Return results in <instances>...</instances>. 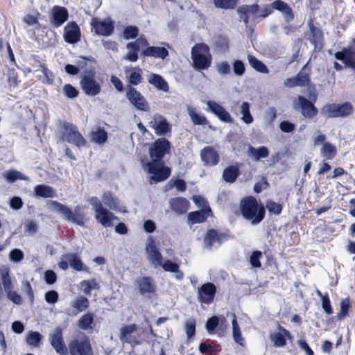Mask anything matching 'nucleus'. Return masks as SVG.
I'll list each match as a JSON object with an SVG mask.
<instances>
[{
	"label": "nucleus",
	"instance_id": "nucleus-53",
	"mask_svg": "<svg viewBox=\"0 0 355 355\" xmlns=\"http://www.w3.org/2000/svg\"><path fill=\"white\" fill-rule=\"evenodd\" d=\"M141 81V69L137 68V70L132 71L129 76V82L131 85H137Z\"/></svg>",
	"mask_w": 355,
	"mask_h": 355
},
{
	"label": "nucleus",
	"instance_id": "nucleus-29",
	"mask_svg": "<svg viewBox=\"0 0 355 355\" xmlns=\"http://www.w3.org/2000/svg\"><path fill=\"white\" fill-rule=\"evenodd\" d=\"M170 206L173 211L178 214H183L187 211L189 202L184 198H175L170 201Z\"/></svg>",
	"mask_w": 355,
	"mask_h": 355
},
{
	"label": "nucleus",
	"instance_id": "nucleus-41",
	"mask_svg": "<svg viewBox=\"0 0 355 355\" xmlns=\"http://www.w3.org/2000/svg\"><path fill=\"white\" fill-rule=\"evenodd\" d=\"M94 322V313H87L83 315L77 322L78 327L83 330H87L92 328Z\"/></svg>",
	"mask_w": 355,
	"mask_h": 355
},
{
	"label": "nucleus",
	"instance_id": "nucleus-30",
	"mask_svg": "<svg viewBox=\"0 0 355 355\" xmlns=\"http://www.w3.org/2000/svg\"><path fill=\"white\" fill-rule=\"evenodd\" d=\"M210 213H211V210L209 207L207 209L190 212L188 215V221L192 225L203 223L207 220Z\"/></svg>",
	"mask_w": 355,
	"mask_h": 355
},
{
	"label": "nucleus",
	"instance_id": "nucleus-52",
	"mask_svg": "<svg viewBox=\"0 0 355 355\" xmlns=\"http://www.w3.org/2000/svg\"><path fill=\"white\" fill-rule=\"evenodd\" d=\"M188 339L192 338L196 334V320L193 318L188 319L184 324Z\"/></svg>",
	"mask_w": 355,
	"mask_h": 355
},
{
	"label": "nucleus",
	"instance_id": "nucleus-19",
	"mask_svg": "<svg viewBox=\"0 0 355 355\" xmlns=\"http://www.w3.org/2000/svg\"><path fill=\"white\" fill-rule=\"evenodd\" d=\"M150 125L155 129V132L157 135H165L171 132V126L165 117L162 115H155L153 121L150 122Z\"/></svg>",
	"mask_w": 355,
	"mask_h": 355
},
{
	"label": "nucleus",
	"instance_id": "nucleus-42",
	"mask_svg": "<svg viewBox=\"0 0 355 355\" xmlns=\"http://www.w3.org/2000/svg\"><path fill=\"white\" fill-rule=\"evenodd\" d=\"M89 306V302L88 299L83 296H79L71 302V306L76 309L78 312L85 311Z\"/></svg>",
	"mask_w": 355,
	"mask_h": 355
},
{
	"label": "nucleus",
	"instance_id": "nucleus-31",
	"mask_svg": "<svg viewBox=\"0 0 355 355\" xmlns=\"http://www.w3.org/2000/svg\"><path fill=\"white\" fill-rule=\"evenodd\" d=\"M142 53L144 56L162 59H164L168 55L167 49L159 46H148Z\"/></svg>",
	"mask_w": 355,
	"mask_h": 355
},
{
	"label": "nucleus",
	"instance_id": "nucleus-47",
	"mask_svg": "<svg viewBox=\"0 0 355 355\" xmlns=\"http://www.w3.org/2000/svg\"><path fill=\"white\" fill-rule=\"evenodd\" d=\"M241 120L246 124L253 122V117L250 112V105L247 102H243L241 105Z\"/></svg>",
	"mask_w": 355,
	"mask_h": 355
},
{
	"label": "nucleus",
	"instance_id": "nucleus-10",
	"mask_svg": "<svg viewBox=\"0 0 355 355\" xmlns=\"http://www.w3.org/2000/svg\"><path fill=\"white\" fill-rule=\"evenodd\" d=\"M225 240H227L226 234L220 233L216 230L210 229L204 236L203 248L209 250L217 248Z\"/></svg>",
	"mask_w": 355,
	"mask_h": 355
},
{
	"label": "nucleus",
	"instance_id": "nucleus-50",
	"mask_svg": "<svg viewBox=\"0 0 355 355\" xmlns=\"http://www.w3.org/2000/svg\"><path fill=\"white\" fill-rule=\"evenodd\" d=\"M238 3V0H214V6L221 9H234Z\"/></svg>",
	"mask_w": 355,
	"mask_h": 355
},
{
	"label": "nucleus",
	"instance_id": "nucleus-18",
	"mask_svg": "<svg viewBox=\"0 0 355 355\" xmlns=\"http://www.w3.org/2000/svg\"><path fill=\"white\" fill-rule=\"evenodd\" d=\"M137 330V326L135 324L125 325L121 329L120 340L129 344L139 345L138 337L134 334Z\"/></svg>",
	"mask_w": 355,
	"mask_h": 355
},
{
	"label": "nucleus",
	"instance_id": "nucleus-4",
	"mask_svg": "<svg viewBox=\"0 0 355 355\" xmlns=\"http://www.w3.org/2000/svg\"><path fill=\"white\" fill-rule=\"evenodd\" d=\"M61 131L60 139L71 143L80 148L84 146L86 141L82 136L76 125L63 121L60 123Z\"/></svg>",
	"mask_w": 355,
	"mask_h": 355
},
{
	"label": "nucleus",
	"instance_id": "nucleus-15",
	"mask_svg": "<svg viewBox=\"0 0 355 355\" xmlns=\"http://www.w3.org/2000/svg\"><path fill=\"white\" fill-rule=\"evenodd\" d=\"M50 343L55 352L60 355H68V350L63 340L62 331L57 327L50 336Z\"/></svg>",
	"mask_w": 355,
	"mask_h": 355
},
{
	"label": "nucleus",
	"instance_id": "nucleus-36",
	"mask_svg": "<svg viewBox=\"0 0 355 355\" xmlns=\"http://www.w3.org/2000/svg\"><path fill=\"white\" fill-rule=\"evenodd\" d=\"M187 112L189 115L192 123L195 125H206L208 121L207 118L196 112V110L191 106H187Z\"/></svg>",
	"mask_w": 355,
	"mask_h": 355
},
{
	"label": "nucleus",
	"instance_id": "nucleus-21",
	"mask_svg": "<svg viewBox=\"0 0 355 355\" xmlns=\"http://www.w3.org/2000/svg\"><path fill=\"white\" fill-rule=\"evenodd\" d=\"M334 55L337 60L355 71V46L343 49V51L336 52Z\"/></svg>",
	"mask_w": 355,
	"mask_h": 355
},
{
	"label": "nucleus",
	"instance_id": "nucleus-58",
	"mask_svg": "<svg viewBox=\"0 0 355 355\" xmlns=\"http://www.w3.org/2000/svg\"><path fill=\"white\" fill-rule=\"evenodd\" d=\"M219 324V320L217 316H212L209 318L206 322V329L208 332L214 331Z\"/></svg>",
	"mask_w": 355,
	"mask_h": 355
},
{
	"label": "nucleus",
	"instance_id": "nucleus-54",
	"mask_svg": "<svg viewBox=\"0 0 355 355\" xmlns=\"http://www.w3.org/2000/svg\"><path fill=\"white\" fill-rule=\"evenodd\" d=\"M266 207L270 213H273L276 215H279L282 211V205L272 200L267 202Z\"/></svg>",
	"mask_w": 355,
	"mask_h": 355
},
{
	"label": "nucleus",
	"instance_id": "nucleus-62",
	"mask_svg": "<svg viewBox=\"0 0 355 355\" xmlns=\"http://www.w3.org/2000/svg\"><path fill=\"white\" fill-rule=\"evenodd\" d=\"M9 257L12 261L18 262L24 258V253L21 250L16 248L10 251Z\"/></svg>",
	"mask_w": 355,
	"mask_h": 355
},
{
	"label": "nucleus",
	"instance_id": "nucleus-44",
	"mask_svg": "<svg viewBox=\"0 0 355 355\" xmlns=\"http://www.w3.org/2000/svg\"><path fill=\"white\" fill-rule=\"evenodd\" d=\"M126 47L128 52L125 56V59L131 62H136L138 59L137 52L139 50L137 44L133 42H129L127 44Z\"/></svg>",
	"mask_w": 355,
	"mask_h": 355
},
{
	"label": "nucleus",
	"instance_id": "nucleus-23",
	"mask_svg": "<svg viewBox=\"0 0 355 355\" xmlns=\"http://www.w3.org/2000/svg\"><path fill=\"white\" fill-rule=\"evenodd\" d=\"M92 25L94 28L96 33L100 35L109 36L114 31V24L110 20L98 21L94 19Z\"/></svg>",
	"mask_w": 355,
	"mask_h": 355
},
{
	"label": "nucleus",
	"instance_id": "nucleus-26",
	"mask_svg": "<svg viewBox=\"0 0 355 355\" xmlns=\"http://www.w3.org/2000/svg\"><path fill=\"white\" fill-rule=\"evenodd\" d=\"M271 8L279 10L283 15L285 21L290 23L294 19V14L292 8L288 4L281 0H276L271 3Z\"/></svg>",
	"mask_w": 355,
	"mask_h": 355
},
{
	"label": "nucleus",
	"instance_id": "nucleus-11",
	"mask_svg": "<svg viewBox=\"0 0 355 355\" xmlns=\"http://www.w3.org/2000/svg\"><path fill=\"white\" fill-rule=\"evenodd\" d=\"M80 84L83 91L89 96L98 95L101 89V85L95 79L94 73H88L83 76Z\"/></svg>",
	"mask_w": 355,
	"mask_h": 355
},
{
	"label": "nucleus",
	"instance_id": "nucleus-1",
	"mask_svg": "<svg viewBox=\"0 0 355 355\" xmlns=\"http://www.w3.org/2000/svg\"><path fill=\"white\" fill-rule=\"evenodd\" d=\"M171 143L166 138H159L149 148V155L151 160L142 158L141 162L144 169L151 174L150 183H157L167 179L171 174V169L164 166L163 158L168 153Z\"/></svg>",
	"mask_w": 355,
	"mask_h": 355
},
{
	"label": "nucleus",
	"instance_id": "nucleus-51",
	"mask_svg": "<svg viewBox=\"0 0 355 355\" xmlns=\"http://www.w3.org/2000/svg\"><path fill=\"white\" fill-rule=\"evenodd\" d=\"M350 307V302L348 297L343 300L340 302V310L337 315L338 320H343L348 314L349 309Z\"/></svg>",
	"mask_w": 355,
	"mask_h": 355
},
{
	"label": "nucleus",
	"instance_id": "nucleus-57",
	"mask_svg": "<svg viewBox=\"0 0 355 355\" xmlns=\"http://www.w3.org/2000/svg\"><path fill=\"white\" fill-rule=\"evenodd\" d=\"M44 299L47 303L54 304L59 299V294L57 291L51 290L45 293Z\"/></svg>",
	"mask_w": 355,
	"mask_h": 355
},
{
	"label": "nucleus",
	"instance_id": "nucleus-45",
	"mask_svg": "<svg viewBox=\"0 0 355 355\" xmlns=\"http://www.w3.org/2000/svg\"><path fill=\"white\" fill-rule=\"evenodd\" d=\"M8 182H14L17 180H28V178L24 174L15 170H8L4 175Z\"/></svg>",
	"mask_w": 355,
	"mask_h": 355
},
{
	"label": "nucleus",
	"instance_id": "nucleus-49",
	"mask_svg": "<svg viewBox=\"0 0 355 355\" xmlns=\"http://www.w3.org/2000/svg\"><path fill=\"white\" fill-rule=\"evenodd\" d=\"M270 339L275 347H284L286 345V340L284 334L279 332L272 333L270 335Z\"/></svg>",
	"mask_w": 355,
	"mask_h": 355
},
{
	"label": "nucleus",
	"instance_id": "nucleus-16",
	"mask_svg": "<svg viewBox=\"0 0 355 355\" xmlns=\"http://www.w3.org/2000/svg\"><path fill=\"white\" fill-rule=\"evenodd\" d=\"M69 18V12L66 8L55 6L51 9V24L55 28L61 26Z\"/></svg>",
	"mask_w": 355,
	"mask_h": 355
},
{
	"label": "nucleus",
	"instance_id": "nucleus-25",
	"mask_svg": "<svg viewBox=\"0 0 355 355\" xmlns=\"http://www.w3.org/2000/svg\"><path fill=\"white\" fill-rule=\"evenodd\" d=\"M202 161L207 166H215L219 160L218 152L211 146L204 148L200 152Z\"/></svg>",
	"mask_w": 355,
	"mask_h": 355
},
{
	"label": "nucleus",
	"instance_id": "nucleus-24",
	"mask_svg": "<svg viewBox=\"0 0 355 355\" xmlns=\"http://www.w3.org/2000/svg\"><path fill=\"white\" fill-rule=\"evenodd\" d=\"M309 75L300 71L295 76L287 78L284 81V86L289 88L296 86L305 87L309 85Z\"/></svg>",
	"mask_w": 355,
	"mask_h": 355
},
{
	"label": "nucleus",
	"instance_id": "nucleus-39",
	"mask_svg": "<svg viewBox=\"0 0 355 355\" xmlns=\"http://www.w3.org/2000/svg\"><path fill=\"white\" fill-rule=\"evenodd\" d=\"M80 288L83 293L87 295H91L92 290H99L100 286L95 279H91L89 280H83L80 282Z\"/></svg>",
	"mask_w": 355,
	"mask_h": 355
},
{
	"label": "nucleus",
	"instance_id": "nucleus-22",
	"mask_svg": "<svg viewBox=\"0 0 355 355\" xmlns=\"http://www.w3.org/2000/svg\"><path fill=\"white\" fill-rule=\"evenodd\" d=\"M207 105L212 113H214L220 120L225 123H232L233 119L229 112L220 104L208 101Z\"/></svg>",
	"mask_w": 355,
	"mask_h": 355
},
{
	"label": "nucleus",
	"instance_id": "nucleus-35",
	"mask_svg": "<svg viewBox=\"0 0 355 355\" xmlns=\"http://www.w3.org/2000/svg\"><path fill=\"white\" fill-rule=\"evenodd\" d=\"M35 193L37 196L42 198H53L56 196L54 189L45 184L36 186L35 187Z\"/></svg>",
	"mask_w": 355,
	"mask_h": 355
},
{
	"label": "nucleus",
	"instance_id": "nucleus-9",
	"mask_svg": "<svg viewBox=\"0 0 355 355\" xmlns=\"http://www.w3.org/2000/svg\"><path fill=\"white\" fill-rule=\"evenodd\" d=\"M127 99L135 108L139 110L148 112L150 109L145 97L135 87L128 85L126 87Z\"/></svg>",
	"mask_w": 355,
	"mask_h": 355
},
{
	"label": "nucleus",
	"instance_id": "nucleus-14",
	"mask_svg": "<svg viewBox=\"0 0 355 355\" xmlns=\"http://www.w3.org/2000/svg\"><path fill=\"white\" fill-rule=\"evenodd\" d=\"M71 355H92V349L87 339L73 340L69 344Z\"/></svg>",
	"mask_w": 355,
	"mask_h": 355
},
{
	"label": "nucleus",
	"instance_id": "nucleus-43",
	"mask_svg": "<svg viewBox=\"0 0 355 355\" xmlns=\"http://www.w3.org/2000/svg\"><path fill=\"white\" fill-rule=\"evenodd\" d=\"M107 134L103 129L98 128L96 130L91 132V139L96 144H104L107 141Z\"/></svg>",
	"mask_w": 355,
	"mask_h": 355
},
{
	"label": "nucleus",
	"instance_id": "nucleus-2",
	"mask_svg": "<svg viewBox=\"0 0 355 355\" xmlns=\"http://www.w3.org/2000/svg\"><path fill=\"white\" fill-rule=\"evenodd\" d=\"M241 211L243 216L250 220L252 225L259 224L265 216L264 207L253 197H248L241 201Z\"/></svg>",
	"mask_w": 355,
	"mask_h": 355
},
{
	"label": "nucleus",
	"instance_id": "nucleus-38",
	"mask_svg": "<svg viewBox=\"0 0 355 355\" xmlns=\"http://www.w3.org/2000/svg\"><path fill=\"white\" fill-rule=\"evenodd\" d=\"M248 60L250 65L257 71L262 73H268L269 70L266 65L252 55H248Z\"/></svg>",
	"mask_w": 355,
	"mask_h": 355
},
{
	"label": "nucleus",
	"instance_id": "nucleus-64",
	"mask_svg": "<svg viewBox=\"0 0 355 355\" xmlns=\"http://www.w3.org/2000/svg\"><path fill=\"white\" fill-rule=\"evenodd\" d=\"M8 299L12 301L13 303L16 304H22V298L15 291H12V290L6 293Z\"/></svg>",
	"mask_w": 355,
	"mask_h": 355
},
{
	"label": "nucleus",
	"instance_id": "nucleus-7",
	"mask_svg": "<svg viewBox=\"0 0 355 355\" xmlns=\"http://www.w3.org/2000/svg\"><path fill=\"white\" fill-rule=\"evenodd\" d=\"M146 251L148 255V259L155 265V266H178L176 263H173L171 261H167L162 264V254H160L155 241L152 236H149L147 239Z\"/></svg>",
	"mask_w": 355,
	"mask_h": 355
},
{
	"label": "nucleus",
	"instance_id": "nucleus-55",
	"mask_svg": "<svg viewBox=\"0 0 355 355\" xmlns=\"http://www.w3.org/2000/svg\"><path fill=\"white\" fill-rule=\"evenodd\" d=\"M139 33V30L136 26H127L123 32L124 38L126 40L135 38Z\"/></svg>",
	"mask_w": 355,
	"mask_h": 355
},
{
	"label": "nucleus",
	"instance_id": "nucleus-28",
	"mask_svg": "<svg viewBox=\"0 0 355 355\" xmlns=\"http://www.w3.org/2000/svg\"><path fill=\"white\" fill-rule=\"evenodd\" d=\"M309 29L311 32L309 40L314 46L315 50H320L322 46V33L321 31L313 26L312 23H309Z\"/></svg>",
	"mask_w": 355,
	"mask_h": 355
},
{
	"label": "nucleus",
	"instance_id": "nucleus-3",
	"mask_svg": "<svg viewBox=\"0 0 355 355\" xmlns=\"http://www.w3.org/2000/svg\"><path fill=\"white\" fill-rule=\"evenodd\" d=\"M193 67L196 70L207 69L211 62V56L209 47L205 44H198L191 50Z\"/></svg>",
	"mask_w": 355,
	"mask_h": 355
},
{
	"label": "nucleus",
	"instance_id": "nucleus-17",
	"mask_svg": "<svg viewBox=\"0 0 355 355\" xmlns=\"http://www.w3.org/2000/svg\"><path fill=\"white\" fill-rule=\"evenodd\" d=\"M295 110H301L305 118L311 119L318 114V110L314 105L302 96H298V104L294 106Z\"/></svg>",
	"mask_w": 355,
	"mask_h": 355
},
{
	"label": "nucleus",
	"instance_id": "nucleus-40",
	"mask_svg": "<svg viewBox=\"0 0 355 355\" xmlns=\"http://www.w3.org/2000/svg\"><path fill=\"white\" fill-rule=\"evenodd\" d=\"M248 153L254 157L255 161H258L261 158H266L269 155L268 149L265 146H261L258 148L250 146L248 148Z\"/></svg>",
	"mask_w": 355,
	"mask_h": 355
},
{
	"label": "nucleus",
	"instance_id": "nucleus-5",
	"mask_svg": "<svg viewBox=\"0 0 355 355\" xmlns=\"http://www.w3.org/2000/svg\"><path fill=\"white\" fill-rule=\"evenodd\" d=\"M89 202L95 211V218L104 227L112 226V220H118L112 212L105 208L97 197H92Z\"/></svg>",
	"mask_w": 355,
	"mask_h": 355
},
{
	"label": "nucleus",
	"instance_id": "nucleus-37",
	"mask_svg": "<svg viewBox=\"0 0 355 355\" xmlns=\"http://www.w3.org/2000/svg\"><path fill=\"white\" fill-rule=\"evenodd\" d=\"M239 175V170L235 166H230L225 168L223 173V178L229 183H233Z\"/></svg>",
	"mask_w": 355,
	"mask_h": 355
},
{
	"label": "nucleus",
	"instance_id": "nucleus-59",
	"mask_svg": "<svg viewBox=\"0 0 355 355\" xmlns=\"http://www.w3.org/2000/svg\"><path fill=\"white\" fill-rule=\"evenodd\" d=\"M233 71L236 76L243 75L245 71L244 63L239 60H235L233 63Z\"/></svg>",
	"mask_w": 355,
	"mask_h": 355
},
{
	"label": "nucleus",
	"instance_id": "nucleus-56",
	"mask_svg": "<svg viewBox=\"0 0 355 355\" xmlns=\"http://www.w3.org/2000/svg\"><path fill=\"white\" fill-rule=\"evenodd\" d=\"M259 11V6L254 4L251 6L244 5L237 9V12L256 14Z\"/></svg>",
	"mask_w": 355,
	"mask_h": 355
},
{
	"label": "nucleus",
	"instance_id": "nucleus-60",
	"mask_svg": "<svg viewBox=\"0 0 355 355\" xmlns=\"http://www.w3.org/2000/svg\"><path fill=\"white\" fill-rule=\"evenodd\" d=\"M63 92L68 98H76L78 94V91L70 84H66L63 87Z\"/></svg>",
	"mask_w": 355,
	"mask_h": 355
},
{
	"label": "nucleus",
	"instance_id": "nucleus-63",
	"mask_svg": "<svg viewBox=\"0 0 355 355\" xmlns=\"http://www.w3.org/2000/svg\"><path fill=\"white\" fill-rule=\"evenodd\" d=\"M217 71L221 75H228L231 72V67L228 62H223L217 65Z\"/></svg>",
	"mask_w": 355,
	"mask_h": 355
},
{
	"label": "nucleus",
	"instance_id": "nucleus-27",
	"mask_svg": "<svg viewBox=\"0 0 355 355\" xmlns=\"http://www.w3.org/2000/svg\"><path fill=\"white\" fill-rule=\"evenodd\" d=\"M102 200L105 206L112 210L125 211L124 207L121 206L118 198L114 196L110 191L104 192L102 196Z\"/></svg>",
	"mask_w": 355,
	"mask_h": 355
},
{
	"label": "nucleus",
	"instance_id": "nucleus-20",
	"mask_svg": "<svg viewBox=\"0 0 355 355\" xmlns=\"http://www.w3.org/2000/svg\"><path fill=\"white\" fill-rule=\"evenodd\" d=\"M64 40L69 44H76L80 38V30L74 21L69 22L64 29Z\"/></svg>",
	"mask_w": 355,
	"mask_h": 355
},
{
	"label": "nucleus",
	"instance_id": "nucleus-48",
	"mask_svg": "<svg viewBox=\"0 0 355 355\" xmlns=\"http://www.w3.org/2000/svg\"><path fill=\"white\" fill-rule=\"evenodd\" d=\"M3 286L5 292L12 290V282L9 275L8 268H2L0 270Z\"/></svg>",
	"mask_w": 355,
	"mask_h": 355
},
{
	"label": "nucleus",
	"instance_id": "nucleus-33",
	"mask_svg": "<svg viewBox=\"0 0 355 355\" xmlns=\"http://www.w3.org/2000/svg\"><path fill=\"white\" fill-rule=\"evenodd\" d=\"M148 82L159 90L166 92L169 89L167 82L158 74L152 73L149 77Z\"/></svg>",
	"mask_w": 355,
	"mask_h": 355
},
{
	"label": "nucleus",
	"instance_id": "nucleus-32",
	"mask_svg": "<svg viewBox=\"0 0 355 355\" xmlns=\"http://www.w3.org/2000/svg\"><path fill=\"white\" fill-rule=\"evenodd\" d=\"M59 266H85L77 254L70 253L64 255Z\"/></svg>",
	"mask_w": 355,
	"mask_h": 355
},
{
	"label": "nucleus",
	"instance_id": "nucleus-13",
	"mask_svg": "<svg viewBox=\"0 0 355 355\" xmlns=\"http://www.w3.org/2000/svg\"><path fill=\"white\" fill-rule=\"evenodd\" d=\"M216 286L211 282L203 284L198 289V300L200 302L210 304L214 300Z\"/></svg>",
	"mask_w": 355,
	"mask_h": 355
},
{
	"label": "nucleus",
	"instance_id": "nucleus-46",
	"mask_svg": "<svg viewBox=\"0 0 355 355\" xmlns=\"http://www.w3.org/2000/svg\"><path fill=\"white\" fill-rule=\"evenodd\" d=\"M321 154L327 159H332L336 153V149L331 144L326 142L321 148Z\"/></svg>",
	"mask_w": 355,
	"mask_h": 355
},
{
	"label": "nucleus",
	"instance_id": "nucleus-12",
	"mask_svg": "<svg viewBox=\"0 0 355 355\" xmlns=\"http://www.w3.org/2000/svg\"><path fill=\"white\" fill-rule=\"evenodd\" d=\"M135 287L138 293L144 295L155 294L157 291V284L151 277H140L135 280Z\"/></svg>",
	"mask_w": 355,
	"mask_h": 355
},
{
	"label": "nucleus",
	"instance_id": "nucleus-61",
	"mask_svg": "<svg viewBox=\"0 0 355 355\" xmlns=\"http://www.w3.org/2000/svg\"><path fill=\"white\" fill-rule=\"evenodd\" d=\"M262 257L261 251H254L250 258V261L252 266H261L260 258Z\"/></svg>",
	"mask_w": 355,
	"mask_h": 355
},
{
	"label": "nucleus",
	"instance_id": "nucleus-6",
	"mask_svg": "<svg viewBox=\"0 0 355 355\" xmlns=\"http://www.w3.org/2000/svg\"><path fill=\"white\" fill-rule=\"evenodd\" d=\"M354 107L349 102L343 104L331 103L323 106L322 114L328 118L346 117L354 112Z\"/></svg>",
	"mask_w": 355,
	"mask_h": 355
},
{
	"label": "nucleus",
	"instance_id": "nucleus-34",
	"mask_svg": "<svg viewBox=\"0 0 355 355\" xmlns=\"http://www.w3.org/2000/svg\"><path fill=\"white\" fill-rule=\"evenodd\" d=\"M43 336L38 331H29L26 335V343L31 347H39Z\"/></svg>",
	"mask_w": 355,
	"mask_h": 355
},
{
	"label": "nucleus",
	"instance_id": "nucleus-8",
	"mask_svg": "<svg viewBox=\"0 0 355 355\" xmlns=\"http://www.w3.org/2000/svg\"><path fill=\"white\" fill-rule=\"evenodd\" d=\"M50 205L56 212L62 214L67 220L80 226L84 225L83 216L79 212L78 208L73 213L69 207L57 201H51Z\"/></svg>",
	"mask_w": 355,
	"mask_h": 355
}]
</instances>
